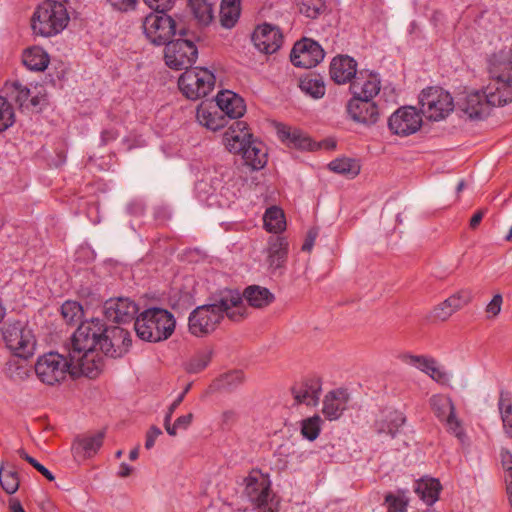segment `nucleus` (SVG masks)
<instances>
[{
    "instance_id": "5",
    "label": "nucleus",
    "mask_w": 512,
    "mask_h": 512,
    "mask_svg": "<svg viewBox=\"0 0 512 512\" xmlns=\"http://www.w3.org/2000/svg\"><path fill=\"white\" fill-rule=\"evenodd\" d=\"M69 22L65 5L59 1L46 0L40 3L31 18V28L35 35L51 37L62 32Z\"/></svg>"
},
{
    "instance_id": "29",
    "label": "nucleus",
    "mask_w": 512,
    "mask_h": 512,
    "mask_svg": "<svg viewBox=\"0 0 512 512\" xmlns=\"http://www.w3.org/2000/svg\"><path fill=\"white\" fill-rule=\"evenodd\" d=\"M288 242L281 236H271L268 239L267 263L272 270L284 267L287 260Z\"/></svg>"
},
{
    "instance_id": "56",
    "label": "nucleus",
    "mask_w": 512,
    "mask_h": 512,
    "mask_svg": "<svg viewBox=\"0 0 512 512\" xmlns=\"http://www.w3.org/2000/svg\"><path fill=\"white\" fill-rule=\"evenodd\" d=\"M145 4L155 11V13L167 12L175 4V0H144Z\"/></svg>"
},
{
    "instance_id": "37",
    "label": "nucleus",
    "mask_w": 512,
    "mask_h": 512,
    "mask_svg": "<svg viewBox=\"0 0 512 512\" xmlns=\"http://www.w3.org/2000/svg\"><path fill=\"white\" fill-rule=\"evenodd\" d=\"M240 16V0H222L220 22L225 28H232Z\"/></svg>"
},
{
    "instance_id": "19",
    "label": "nucleus",
    "mask_w": 512,
    "mask_h": 512,
    "mask_svg": "<svg viewBox=\"0 0 512 512\" xmlns=\"http://www.w3.org/2000/svg\"><path fill=\"white\" fill-rule=\"evenodd\" d=\"M322 391L321 380L317 377L305 378L291 387V393L297 405L316 406Z\"/></svg>"
},
{
    "instance_id": "9",
    "label": "nucleus",
    "mask_w": 512,
    "mask_h": 512,
    "mask_svg": "<svg viewBox=\"0 0 512 512\" xmlns=\"http://www.w3.org/2000/svg\"><path fill=\"white\" fill-rule=\"evenodd\" d=\"M143 29L147 39L156 46H166L177 32L176 21L166 12L146 16Z\"/></svg>"
},
{
    "instance_id": "18",
    "label": "nucleus",
    "mask_w": 512,
    "mask_h": 512,
    "mask_svg": "<svg viewBox=\"0 0 512 512\" xmlns=\"http://www.w3.org/2000/svg\"><path fill=\"white\" fill-rule=\"evenodd\" d=\"M252 41L259 51L272 54L281 47L283 36L278 27L263 24L253 32Z\"/></svg>"
},
{
    "instance_id": "64",
    "label": "nucleus",
    "mask_w": 512,
    "mask_h": 512,
    "mask_svg": "<svg viewBox=\"0 0 512 512\" xmlns=\"http://www.w3.org/2000/svg\"><path fill=\"white\" fill-rule=\"evenodd\" d=\"M506 471L508 473V479L506 480V492L508 495L509 504L512 507V465L506 467Z\"/></svg>"
},
{
    "instance_id": "60",
    "label": "nucleus",
    "mask_w": 512,
    "mask_h": 512,
    "mask_svg": "<svg viewBox=\"0 0 512 512\" xmlns=\"http://www.w3.org/2000/svg\"><path fill=\"white\" fill-rule=\"evenodd\" d=\"M208 184L206 181L204 180H201L199 182L196 183L195 185V190L198 194V197L200 198V200H209L210 197L213 195V192H210L209 190H207Z\"/></svg>"
},
{
    "instance_id": "3",
    "label": "nucleus",
    "mask_w": 512,
    "mask_h": 512,
    "mask_svg": "<svg viewBox=\"0 0 512 512\" xmlns=\"http://www.w3.org/2000/svg\"><path fill=\"white\" fill-rule=\"evenodd\" d=\"M86 366L89 365L84 360V354L80 345H76L73 334L68 355L64 356L58 352H48L39 356L35 364V373L41 382L47 385H55L63 381L67 374H70L72 377H79L81 375L88 377Z\"/></svg>"
},
{
    "instance_id": "41",
    "label": "nucleus",
    "mask_w": 512,
    "mask_h": 512,
    "mask_svg": "<svg viewBox=\"0 0 512 512\" xmlns=\"http://www.w3.org/2000/svg\"><path fill=\"white\" fill-rule=\"evenodd\" d=\"M329 169L335 173L346 175L350 178L357 176L360 172V165L351 158H337L328 165Z\"/></svg>"
},
{
    "instance_id": "49",
    "label": "nucleus",
    "mask_w": 512,
    "mask_h": 512,
    "mask_svg": "<svg viewBox=\"0 0 512 512\" xmlns=\"http://www.w3.org/2000/svg\"><path fill=\"white\" fill-rule=\"evenodd\" d=\"M472 300V292L470 290H460L444 301V306L450 307L452 313L460 310Z\"/></svg>"
},
{
    "instance_id": "6",
    "label": "nucleus",
    "mask_w": 512,
    "mask_h": 512,
    "mask_svg": "<svg viewBox=\"0 0 512 512\" xmlns=\"http://www.w3.org/2000/svg\"><path fill=\"white\" fill-rule=\"evenodd\" d=\"M244 484V493L256 512H279L280 501L272 491L269 475L252 470Z\"/></svg>"
},
{
    "instance_id": "58",
    "label": "nucleus",
    "mask_w": 512,
    "mask_h": 512,
    "mask_svg": "<svg viewBox=\"0 0 512 512\" xmlns=\"http://www.w3.org/2000/svg\"><path fill=\"white\" fill-rule=\"evenodd\" d=\"M452 314L450 307L444 306V301L433 309V316L441 321L447 320Z\"/></svg>"
},
{
    "instance_id": "4",
    "label": "nucleus",
    "mask_w": 512,
    "mask_h": 512,
    "mask_svg": "<svg viewBox=\"0 0 512 512\" xmlns=\"http://www.w3.org/2000/svg\"><path fill=\"white\" fill-rule=\"evenodd\" d=\"M175 326L176 321L173 314L158 307L144 310L134 322L137 336L148 342H160L168 339L173 334Z\"/></svg>"
},
{
    "instance_id": "38",
    "label": "nucleus",
    "mask_w": 512,
    "mask_h": 512,
    "mask_svg": "<svg viewBox=\"0 0 512 512\" xmlns=\"http://www.w3.org/2000/svg\"><path fill=\"white\" fill-rule=\"evenodd\" d=\"M301 90L315 99L325 95V83L320 75L308 74L300 79Z\"/></svg>"
},
{
    "instance_id": "55",
    "label": "nucleus",
    "mask_w": 512,
    "mask_h": 512,
    "mask_svg": "<svg viewBox=\"0 0 512 512\" xmlns=\"http://www.w3.org/2000/svg\"><path fill=\"white\" fill-rule=\"evenodd\" d=\"M503 303V298L501 294H496L493 296L491 301L487 304L485 311L489 318H494L499 315L501 312V307Z\"/></svg>"
},
{
    "instance_id": "51",
    "label": "nucleus",
    "mask_w": 512,
    "mask_h": 512,
    "mask_svg": "<svg viewBox=\"0 0 512 512\" xmlns=\"http://www.w3.org/2000/svg\"><path fill=\"white\" fill-rule=\"evenodd\" d=\"M61 315L67 323H73L81 319L83 310L75 301H66L61 306Z\"/></svg>"
},
{
    "instance_id": "31",
    "label": "nucleus",
    "mask_w": 512,
    "mask_h": 512,
    "mask_svg": "<svg viewBox=\"0 0 512 512\" xmlns=\"http://www.w3.org/2000/svg\"><path fill=\"white\" fill-rule=\"evenodd\" d=\"M241 297L254 308H264L275 299L273 293H271L268 288L258 285H251L245 288Z\"/></svg>"
},
{
    "instance_id": "54",
    "label": "nucleus",
    "mask_w": 512,
    "mask_h": 512,
    "mask_svg": "<svg viewBox=\"0 0 512 512\" xmlns=\"http://www.w3.org/2000/svg\"><path fill=\"white\" fill-rule=\"evenodd\" d=\"M433 380L438 383L446 384L450 380V375L442 367H440L437 361L434 359V365H429L427 372L425 373Z\"/></svg>"
},
{
    "instance_id": "34",
    "label": "nucleus",
    "mask_w": 512,
    "mask_h": 512,
    "mask_svg": "<svg viewBox=\"0 0 512 512\" xmlns=\"http://www.w3.org/2000/svg\"><path fill=\"white\" fill-rule=\"evenodd\" d=\"M503 430L508 437H512V393L506 390L499 392L497 402Z\"/></svg>"
},
{
    "instance_id": "50",
    "label": "nucleus",
    "mask_w": 512,
    "mask_h": 512,
    "mask_svg": "<svg viewBox=\"0 0 512 512\" xmlns=\"http://www.w3.org/2000/svg\"><path fill=\"white\" fill-rule=\"evenodd\" d=\"M443 421H445V425L449 433L453 434L461 443L466 441L467 435L465 433V429L462 421L456 416L455 411L447 416Z\"/></svg>"
},
{
    "instance_id": "16",
    "label": "nucleus",
    "mask_w": 512,
    "mask_h": 512,
    "mask_svg": "<svg viewBox=\"0 0 512 512\" xmlns=\"http://www.w3.org/2000/svg\"><path fill=\"white\" fill-rule=\"evenodd\" d=\"M138 306L129 298L109 299L104 304L105 317L115 323H128L135 319Z\"/></svg>"
},
{
    "instance_id": "26",
    "label": "nucleus",
    "mask_w": 512,
    "mask_h": 512,
    "mask_svg": "<svg viewBox=\"0 0 512 512\" xmlns=\"http://www.w3.org/2000/svg\"><path fill=\"white\" fill-rule=\"evenodd\" d=\"M349 401L346 390L337 389L326 394L323 400L322 412L328 420L338 419L344 412Z\"/></svg>"
},
{
    "instance_id": "40",
    "label": "nucleus",
    "mask_w": 512,
    "mask_h": 512,
    "mask_svg": "<svg viewBox=\"0 0 512 512\" xmlns=\"http://www.w3.org/2000/svg\"><path fill=\"white\" fill-rule=\"evenodd\" d=\"M433 412L441 421L455 411L454 404L450 397L443 394L433 395L430 400Z\"/></svg>"
},
{
    "instance_id": "48",
    "label": "nucleus",
    "mask_w": 512,
    "mask_h": 512,
    "mask_svg": "<svg viewBox=\"0 0 512 512\" xmlns=\"http://www.w3.org/2000/svg\"><path fill=\"white\" fill-rule=\"evenodd\" d=\"M15 122L14 109L7 98L0 96V132L6 131Z\"/></svg>"
},
{
    "instance_id": "61",
    "label": "nucleus",
    "mask_w": 512,
    "mask_h": 512,
    "mask_svg": "<svg viewBox=\"0 0 512 512\" xmlns=\"http://www.w3.org/2000/svg\"><path fill=\"white\" fill-rule=\"evenodd\" d=\"M29 464H31L47 480L53 481L55 479L54 475L45 466L39 463L35 458L31 459V462Z\"/></svg>"
},
{
    "instance_id": "24",
    "label": "nucleus",
    "mask_w": 512,
    "mask_h": 512,
    "mask_svg": "<svg viewBox=\"0 0 512 512\" xmlns=\"http://www.w3.org/2000/svg\"><path fill=\"white\" fill-rule=\"evenodd\" d=\"M216 105L231 119L241 118L246 112L243 98L231 90L220 91L216 96Z\"/></svg>"
},
{
    "instance_id": "10",
    "label": "nucleus",
    "mask_w": 512,
    "mask_h": 512,
    "mask_svg": "<svg viewBox=\"0 0 512 512\" xmlns=\"http://www.w3.org/2000/svg\"><path fill=\"white\" fill-rule=\"evenodd\" d=\"M198 49L188 39L179 38L172 40L165 46V64L173 70H187L196 62Z\"/></svg>"
},
{
    "instance_id": "35",
    "label": "nucleus",
    "mask_w": 512,
    "mask_h": 512,
    "mask_svg": "<svg viewBox=\"0 0 512 512\" xmlns=\"http://www.w3.org/2000/svg\"><path fill=\"white\" fill-rule=\"evenodd\" d=\"M22 61L31 71H44L49 64V56L42 48L32 47L24 51Z\"/></svg>"
},
{
    "instance_id": "1",
    "label": "nucleus",
    "mask_w": 512,
    "mask_h": 512,
    "mask_svg": "<svg viewBox=\"0 0 512 512\" xmlns=\"http://www.w3.org/2000/svg\"><path fill=\"white\" fill-rule=\"evenodd\" d=\"M74 341L80 345L89 378H95L104 367L103 356L119 358L126 354L131 346L130 333L119 327H107L100 319L82 322L74 332Z\"/></svg>"
},
{
    "instance_id": "59",
    "label": "nucleus",
    "mask_w": 512,
    "mask_h": 512,
    "mask_svg": "<svg viewBox=\"0 0 512 512\" xmlns=\"http://www.w3.org/2000/svg\"><path fill=\"white\" fill-rule=\"evenodd\" d=\"M161 434L162 431L160 428L152 426L146 434L145 448L148 450L151 449L154 446L157 437Z\"/></svg>"
},
{
    "instance_id": "23",
    "label": "nucleus",
    "mask_w": 512,
    "mask_h": 512,
    "mask_svg": "<svg viewBox=\"0 0 512 512\" xmlns=\"http://www.w3.org/2000/svg\"><path fill=\"white\" fill-rule=\"evenodd\" d=\"M5 92L18 104L21 111H37L41 98L38 95H31V91L19 81L6 82Z\"/></svg>"
},
{
    "instance_id": "47",
    "label": "nucleus",
    "mask_w": 512,
    "mask_h": 512,
    "mask_svg": "<svg viewBox=\"0 0 512 512\" xmlns=\"http://www.w3.org/2000/svg\"><path fill=\"white\" fill-rule=\"evenodd\" d=\"M193 417L194 416H193L192 413H188L186 415H182V416L178 417L175 420L174 424H171L172 416L165 415V417H164V427H165V430L167 431V433L170 436H175L177 434L178 430H186V429H188V427L192 423Z\"/></svg>"
},
{
    "instance_id": "22",
    "label": "nucleus",
    "mask_w": 512,
    "mask_h": 512,
    "mask_svg": "<svg viewBox=\"0 0 512 512\" xmlns=\"http://www.w3.org/2000/svg\"><path fill=\"white\" fill-rule=\"evenodd\" d=\"M252 139L253 136L244 121L233 122L223 134L224 145L235 154H240Z\"/></svg>"
},
{
    "instance_id": "45",
    "label": "nucleus",
    "mask_w": 512,
    "mask_h": 512,
    "mask_svg": "<svg viewBox=\"0 0 512 512\" xmlns=\"http://www.w3.org/2000/svg\"><path fill=\"white\" fill-rule=\"evenodd\" d=\"M408 503L409 498L404 491L388 493L384 500V504L387 507V512H406Z\"/></svg>"
},
{
    "instance_id": "12",
    "label": "nucleus",
    "mask_w": 512,
    "mask_h": 512,
    "mask_svg": "<svg viewBox=\"0 0 512 512\" xmlns=\"http://www.w3.org/2000/svg\"><path fill=\"white\" fill-rule=\"evenodd\" d=\"M324 56V50L316 41L303 38L294 44L290 60L296 67L310 69L319 64Z\"/></svg>"
},
{
    "instance_id": "39",
    "label": "nucleus",
    "mask_w": 512,
    "mask_h": 512,
    "mask_svg": "<svg viewBox=\"0 0 512 512\" xmlns=\"http://www.w3.org/2000/svg\"><path fill=\"white\" fill-rule=\"evenodd\" d=\"M244 381V375L242 371L234 370L228 373L222 374L217 378L211 385L212 389L231 391L240 386Z\"/></svg>"
},
{
    "instance_id": "17",
    "label": "nucleus",
    "mask_w": 512,
    "mask_h": 512,
    "mask_svg": "<svg viewBox=\"0 0 512 512\" xmlns=\"http://www.w3.org/2000/svg\"><path fill=\"white\" fill-rule=\"evenodd\" d=\"M347 112L353 121L365 125L375 124L379 118V108L373 99L352 97L347 103Z\"/></svg>"
},
{
    "instance_id": "7",
    "label": "nucleus",
    "mask_w": 512,
    "mask_h": 512,
    "mask_svg": "<svg viewBox=\"0 0 512 512\" xmlns=\"http://www.w3.org/2000/svg\"><path fill=\"white\" fill-rule=\"evenodd\" d=\"M421 113L429 120L440 121L453 111L454 102L449 92L440 87H428L419 95Z\"/></svg>"
},
{
    "instance_id": "32",
    "label": "nucleus",
    "mask_w": 512,
    "mask_h": 512,
    "mask_svg": "<svg viewBox=\"0 0 512 512\" xmlns=\"http://www.w3.org/2000/svg\"><path fill=\"white\" fill-rule=\"evenodd\" d=\"M440 483L437 479H420L414 484V491L427 505L434 504L439 497Z\"/></svg>"
},
{
    "instance_id": "44",
    "label": "nucleus",
    "mask_w": 512,
    "mask_h": 512,
    "mask_svg": "<svg viewBox=\"0 0 512 512\" xmlns=\"http://www.w3.org/2000/svg\"><path fill=\"white\" fill-rule=\"evenodd\" d=\"M213 351L210 348L199 350L188 362L187 371L189 373H199L204 370L212 359Z\"/></svg>"
},
{
    "instance_id": "46",
    "label": "nucleus",
    "mask_w": 512,
    "mask_h": 512,
    "mask_svg": "<svg viewBox=\"0 0 512 512\" xmlns=\"http://www.w3.org/2000/svg\"><path fill=\"white\" fill-rule=\"evenodd\" d=\"M322 419L318 415H314L301 422V434L309 440L314 441L320 434Z\"/></svg>"
},
{
    "instance_id": "43",
    "label": "nucleus",
    "mask_w": 512,
    "mask_h": 512,
    "mask_svg": "<svg viewBox=\"0 0 512 512\" xmlns=\"http://www.w3.org/2000/svg\"><path fill=\"white\" fill-rule=\"evenodd\" d=\"M190 9L194 17L204 25L211 22L213 18L212 5L207 0H190Z\"/></svg>"
},
{
    "instance_id": "36",
    "label": "nucleus",
    "mask_w": 512,
    "mask_h": 512,
    "mask_svg": "<svg viewBox=\"0 0 512 512\" xmlns=\"http://www.w3.org/2000/svg\"><path fill=\"white\" fill-rule=\"evenodd\" d=\"M263 222L264 228L270 233H280L286 228L284 212L276 206H272L265 211Z\"/></svg>"
},
{
    "instance_id": "63",
    "label": "nucleus",
    "mask_w": 512,
    "mask_h": 512,
    "mask_svg": "<svg viewBox=\"0 0 512 512\" xmlns=\"http://www.w3.org/2000/svg\"><path fill=\"white\" fill-rule=\"evenodd\" d=\"M316 237H317V232L309 231V233L302 245V251L310 252L314 246Z\"/></svg>"
},
{
    "instance_id": "8",
    "label": "nucleus",
    "mask_w": 512,
    "mask_h": 512,
    "mask_svg": "<svg viewBox=\"0 0 512 512\" xmlns=\"http://www.w3.org/2000/svg\"><path fill=\"white\" fill-rule=\"evenodd\" d=\"M214 85V74L205 68L187 69L178 79L179 89L190 100L207 96Z\"/></svg>"
},
{
    "instance_id": "53",
    "label": "nucleus",
    "mask_w": 512,
    "mask_h": 512,
    "mask_svg": "<svg viewBox=\"0 0 512 512\" xmlns=\"http://www.w3.org/2000/svg\"><path fill=\"white\" fill-rule=\"evenodd\" d=\"M402 361L408 365H411L420 371L426 373L429 365H434V359L423 355H412L404 354Z\"/></svg>"
},
{
    "instance_id": "25",
    "label": "nucleus",
    "mask_w": 512,
    "mask_h": 512,
    "mask_svg": "<svg viewBox=\"0 0 512 512\" xmlns=\"http://www.w3.org/2000/svg\"><path fill=\"white\" fill-rule=\"evenodd\" d=\"M196 118L199 124L212 131L223 128L227 123L224 113L211 103L202 102L197 108Z\"/></svg>"
},
{
    "instance_id": "13",
    "label": "nucleus",
    "mask_w": 512,
    "mask_h": 512,
    "mask_svg": "<svg viewBox=\"0 0 512 512\" xmlns=\"http://www.w3.org/2000/svg\"><path fill=\"white\" fill-rule=\"evenodd\" d=\"M422 125V116L412 106H404L397 109L388 120V126L392 133L399 136H407L417 132Z\"/></svg>"
},
{
    "instance_id": "11",
    "label": "nucleus",
    "mask_w": 512,
    "mask_h": 512,
    "mask_svg": "<svg viewBox=\"0 0 512 512\" xmlns=\"http://www.w3.org/2000/svg\"><path fill=\"white\" fill-rule=\"evenodd\" d=\"M6 346L17 357L28 358L34 354L36 341L32 331L24 327L22 323L16 322L8 325L4 332Z\"/></svg>"
},
{
    "instance_id": "2",
    "label": "nucleus",
    "mask_w": 512,
    "mask_h": 512,
    "mask_svg": "<svg viewBox=\"0 0 512 512\" xmlns=\"http://www.w3.org/2000/svg\"><path fill=\"white\" fill-rule=\"evenodd\" d=\"M239 322L246 316V307L237 290L221 291L212 303L196 307L188 317V330L196 337L212 333L224 316Z\"/></svg>"
},
{
    "instance_id": "30",
    "label": "nucleus",
    "mask_w": 512,
    "mask_h": 512,
    "mask_svg": "<svg viewBox=\"0 0 512 512\" xmlns=\"http://www.w3.org/2000/svg\"><path fill=\"white\" fill-rule=\"evenodd\" d=\"M242 156L244 163L253 170H260L267 163V151L262 142L252 139L239 154Z\"/></svg>"
},
{
    "instance_id": "21",
    "label": "nucleus",
    "mask_w": 512,
    "mask_h": 512,
    "mask_svg": "<svg viewBox=\"0 0 512 512\" xmlns=\"http://www.w3.org/2000/svg\"><path fill=\"white\" fill-rule=\"evenodd\" d=\"M358 73L356 60L348 55H337L330 63L329 74L336 84H351Z\"/></svg>"
},
{
    "instance_id": "14",
    "label": "nucleus",
    "mask_w": 512,
    "mask_h": 512,
    "mask_svg": "<svg viewBox=\"0 0 512 512\" xmlns=\"http://www.w3.org/2000/svg\"><path fill=\"white\" fill-rule=\"evenodd\" d=\"M484 93L491 107L504 106L512 101V73L493 74Z\"/></svg>"
},
{
    "instance_id": "27",
    "label": "nucleus",
    "mask_w": 512,
    "mask_h": 512,
    "mask_svg": "<svg viewBox=\"0 0 512 512\" xmlns=\"http://www.w3.org/2000/svg\"><path fill=\"white\" fill-rule=\"evenodd\" d=\"M405 422L406 417L402 412L396 410L388 411L375 422V431L379 436L393 439L397 436Z\"/></svg>"
},
{
    "instance_id": "42",
    "label": "nucleus",
    "mask_w": 512,
    "mask_h": 512,
    "mask_svg": "<svg viewBox=\"0 0 512 512\" xmlns=\"http://www.w3.org/2000/svg\"><path fill=\"white\" fill-rule=\"evenodd\" d=\"M19 477L17 471L9 467H0V485L8 494H14L19 488Z\"/></svg>"
},
{
    "instance_id": "20",
    "label": "nucleus",
    "mask_w": 512,
    "mask_h": 512,
    "mask_svg": "<svg viewBox=\"0 0 512 512\" xmlns=\"http://www.w3.org/2000/svg\"><path fill=\"white\" fill-rule=\"evenodd\" d=\"M381 89V80L377 73L369 70H360L357 77L350 84L353 97L373 99Z\"/></svg>"
},
{
    "instance_id": "62",
    "label": "nucleus",
    "mask_w": 512,
    "mask_h": 512,
    "mask_svg": "<svg viewBox=\"0 0 512 512\" xmlns=\"http://www.w3.org/2000/svg\"><path fill=\"white\" fill-rule=\"evenodd\" d=\"M118 135V132L114 128L105 129L101 133V143L106 145L111 141L116 140Z\"/></svg>"
},
{
    "instance_id": "33",
    "label": "nucleus",
    "mask_w": 512,
    "mask_h": 512,
    "mask_svg": "<svg viewBox=\"0 0 512 512\" xmlns=\"http://www.w3.org/2000/svg\"><path fill=\"white\" fill-rule=\"evenodd\" d=\"M104 433L98 432L93 436L83 438L73 445L75 457L88 458L97 453L103 444Z\"/></svg>"
},
{
    "instance_id": "28",
    "label": "nucleus",
    "mask_w": 512,
    "mask_h": 512,
    "mask_svg": "<svg viewBox=\"0 0 512 512\" xmlns=\"http://www.w3.org/2000/svg\"><path fill=\"white\" fill-rule=\"evenodd\" d=\"M278 138L287 146L301 149V150H313L314 143L311 139L301 130L279 124L277 126Z\"/></svg>"
},
{
    "instance_id": "57",
    "label": "nucleus",
    "mask_w": 512,
    "mask_h": 512,
    "mask_svg": "<svg viewBox=\"0 0 512 512\" xmlns=\"http://www.w3.org/2000/svg\"><path fill=\"white\" fill-rule=\"evenodd\" d=\"M111 7L119 12L134 10L139 0H107Z\"/></svg>"
},
{
    "instance_id": "15",
    "label": "nucleus",
    "mask_w": 512,
    "mask_h": 512,
    "mask_svg": "<svg viewBox=\"0 0 512 512\" xmlns=\"http://www.w3.org/2000/svg\"><path fill=\"white\" fill-rule=\"evenodd\" d=\"M457 107L469 119H482L491 109L484 90L466 93L457 101Z\"/></svg>"
},
{
    "instance_id": "52",
    "label": "nucleus",
    "mask_w": 512,
    "mask_h": 512,
    "mask_svg": "<svg viewBox=\"0 0 512 512\" xmlns=\"http://www.w3.org/2000/svg\"><path fill=\"white\" fill-rule=\"evenodd\" d=\"M325 9L323 0H302L300 12L308 18H317Z\"/></svg>"
}]
</instances>
